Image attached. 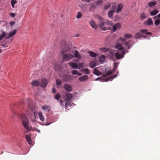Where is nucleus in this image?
Here are the masks:
<instances>
[{
  "instance_id": "nucleus-7",
  "label": "nucleus",
  "mask_w": 160,
  "mask_h": 160,
  "mask_svg": "<svg viewBox=\"0 0 160 160\" xmlns=\"http://www.w3.org/2000/svg\"><path fill=\"white\" fill-rule=\"evenodd\" d=\"M143 24L150 26L153 24V22L152 19L149 18L143 22Z\"/></svg>"
},
{
  "instance_id": "nucleus-31",
  "label": "nucleus",
  "mask_w": 160,
  "mask_h": 160,
  "mask_svg": "<svg viewBox=\"0 0 160 160\" xmlns=\"http://www.w3.org/2000/svg\"><path fill=\"white\" fill-rule=\"evenodd\" d=\"M16 30H15L14 31L12 32H10L9 34L8 38L11 37L13 36L16 33Z\"/></svg>"
},
{
  "instance_id": "nucleus-49",
  "label": "nucleus",
  "mask_w": 160,
  "mask_h": 160,
  "mask_svg": "<svg viewBox=\"0 0 160 160\" xmlns=\"http://www.w3.org/2000/svg\"><path fill=\"white\" fill-rule=\"evenodd\" d=\"M116 77L117 75H114L112 76V77H111L110 78L106 79V80H105V81L107 82L109 80H110L111 79H113V78H115Z\"/></svg>"
},
{
  "instance_id": "nucleus-27",
  "label": "nucleus",
  "mask_w": 160,
  "mask_h": 160,
  "mask_svg": "<svg viewBox=\"0 0 160 160\" xmlns=\"http://www.w3.org/2000/svg\"><path fill=\"white\" fill-rule=\"evenodd\" d=\"M93 73L94 74L97 76H99L101 74V72L96 68L94 69L93 71Z\"/></svg>"
},
{
  "instance_id": "nucleus-1",
  "label": "nucleus",
  "mask_w": 160,
  "mask_h": 160,
  "mask_svg": "<svg viewBox=\"0 0 160 160\" xmlns=\"http://www.w3.org/2000/svg\"><path fill=\"white\" fill-rule=\"evenodd\" d=\"M70 50L69 47L66 46L63 50L62 51L61 53L64 60L67 61L73 58V56L72 54L68 53L70 52Z\"/></svg>"
},
{
  "instance_id": "nucleus-20",
  "label": "nucleus",
  "mask_w": 160,
  "mask_h": 160,
  "mask_svg": "<svg viewBox=\"0 0 160 160\" xmlns=\"http://www.w3.org/2000/svg\"><path fill=\"white\" fill-rule=\"evenodd\" d=\"M130 41H125L124 43H123L122 44L125 45V47L127 48V49H129L131 46V45L130 44Z\"/></svg>"
},
{
  "instance_id": "nucleus-3",
  "label": "nucleus",
  "mask_w": 160,
  "mask_h": 160,
  "mask_svg": "<svg viewBox=\"0 0 160 160\" xmlns=\"http://www.w3.org/2000/svg\"><path fill=\"white\" fill-rule=\"evenodd\" d=\"M128 52V51L126 49H124L121 51V54H120L118 52H117L115 54V56L117 59H119L122 58L126 53Z\"/></svg>"
},
{
  "instance_id": "nucleus-13",
  "label": "nucleus",
  "mask_w": 160,
  "mask_h": 160,
  "mask_svg": "<svg viewBox=\"0 0 160 160\" xmlns=\"http://www.w3.org/2000/svg\"><path fill=\"white\" fill-rule=\"evenodd\" d=\"M64 88L68 92L71 91L72 89L71 86L67 84H65Z\"/></svg>"
},
{
  "instance_id": "nucleus-61",
  "label": "nucleus",
  "mask_w": 160,
  "mask_h": 160,
  "mask_svg": "<svg viewBox=\"0 0 160 160\" xmlns=\"http://www.w3.org/2000/svg\"><path fill=\"white\" fill-rule=\"evenodd\" d=\"M157 17H158V18H160V13L157 16Z\"/></svg>"
},
{
  "instance_id": "nucleus-16",
  "label": "nucleus",
  "mask_w": 160,
  "mask_h": 160,
  "mask_svg": "<svg viewBox=\"0 0 160 160\" xmlns=\"http://www.w3.org/2000/svg\"><path fill=\"white\" fill-rule=\"evenodd\" d=\"M69 64V65L72 68L76 69L78 67V64L76 63L73 62H70Z\"/></svg>"
},
{
  "instance_id": "nucleus-52",
  "label": "nucleus",
  "mask_w": 160,
  "mask_h": 160,
  "mask_svg": "<svg viewBox=\"0 0 160 160\" xmlns=\"http://www.w3.org/2000/svg\"><path fill=\"white\" fill-rule=\"evenodd\" d=\"M70 101H66L65 104V108H67L68 106L70 105Z\"/></svg>"
},
{
  "instance_id": "nucleus-37",
  "label": "nucleus",
  "mask_w": 160,
  "mask_h": 160,
  "mask_svg": "<svg viewBox=\"0 0 160 160\" xmlns=\"http://www.w3.org/2000/svg\"><path fill=\"white\" fill-rule=\"evenodd\" d=\"M96 66V64L95 62H91L90 64V67L91 68H93Z\"/></svg>"
},
{
  "instance_id": "nucleus-30",
  "label": "nucleus",
  "mask_w": 160,
  "mask_h": 160,
  "mask_svg": "<svg viewBox=\"0 0 160 160\" xmlns=\"http://www.w3.org/2000/svg\"><path fill=\"white\" fill-rule=\"evenodd\" d=\"M158 12V10H154L150 12V15L151 16H154L157 14Z\"/></svg>"
},
{
  "instance_id": "nucleus-45",
  "label": "nucleus",
  "mask_w": 160,
  "mask_h": 160,
  "mask_svg": "<svg viewBox=\"0 0 160 160\" xmlns=\"http://www.w3.org/2000/svg\"><path fill=\"white\" fill-rule=\"evenodd\" d=\"M108 4L104 6V9L105 10L109 8L111 6V4L109 3Z\"/></svg>"
},
{
  "instance_id": "nucleus-5",
  "label": "nucleus",
  "mask_w": 160,
  "mask_h": 160,
  "mask_svg": "<svg viewBox=\"0 0 160 160\" xmlns=\"http://www.w3.org/2000/svg\"><path fill=\"white\" fill-rule=\"evenodd\" d=\"M89 23L92 28L94 29L95 30L97 29L98 26L95 22L92 19L90 21Z\"/></svg>"
},
{
  "instance_id": "nucleus-50",
  "label": "nucleus",
  "mask_w": 160,
  "mask_h": 160,
  "mask_svg": "<svg viewBox=\"0 0 160 160\" xmlns=\"http://www.w3.org/2000/svg\"><path fill=\"white\" fill-rule=\"evenodd\" d=\"M155 24L156 25H159L160 23V20L158 19L155 21Z\"/></svg>"
},
{
  "instance_id": "nucleus-28",
  "label": "nucleus",
  "mask_w": 160,
  "mask_h": 160,
  "mask_svg": "<svg viewBox=\"0 0 160 160\" xmlns=\"http://www.w3.org/2000/svg\"><path fill=\"white\" fill-rule=\"evenodd\" d=\"M26 138L27 141L28 142V143L29 144H31V142L32 140L31 139L29 135H27L25 137Z\"/></svg>"
},
{
  "instance_id": "nucleus-19",
  "label": "nucleus",
  "mask_w": 160,
  "mask_h": 160,
  "mask_svg": "<svg viewBox=\"0 0 160 160\" xmlns=\"http://www.w3.org/2000/svg\"><path fill=\"white\" fill-rule=\"evenodd\" d=\"M114 12V10L112 9L110 10L108 13V17L111 19H113V14Z\"/></svg>"
},
{
  "instance_id": "nucleus-6",
  "label": "nucleus",
  "mask_w": 160,
  "mask_h": 160,
  "mask_svg": "<svg viewBox=\"0 0 160 160\" xmlns=\"http://www.w3.org/2000/svg\"><path fill=\"white\" fill-rule=\"evenodd\" d=\"M105 25V24L104 21L99 22L98 26L102 30L105 31L108 30V29L107 28L104 27Z\"/></svg>"
},
{
  "instance_id": "nucleus-62",
  "label": "nucleus",
  "mask_w": 160,
  "mask_h": 160,
  "mask_svg": "<svg viewBox=\"0 0 160 160\" xmlns=\"http://www.w3.org/2000/svg\"><path fill=\"white\" fill-rule=\"evenodd\" d=\"M2 46L4 48L7 47V46H6V45L4 44H2Z\"/></svg>"
},
{
  "instance_id": "nucleus-35",
  "label": "nucleus",
  "mask_w": 160,
  "mask_h": 160,
  "mask_svg": "<svg viewBox=\"0 0 160 160\" xmlns=\"http://www.w3.org/2000/svg\"><path fill=\"white\" fill-rule=\"evenodd\" d=\"M156 2L152 1L148 3V6L150 7L154 6L156 4Z\"/></svg>"
},
{
  "instance_id": "nucleus-17",
  "label": "nucleus",
  "mask_w": 160,
  "mask_h": 160,
  "mask_svg": "<svg viewBox=\"0 0 160 160\" xmlns=\"http://www.w3.org/2000/svg\"><path fill=\"white\" fill-rule=\"evenodd\" d=\"M106 59V57L104 55H102L98 58L99 61L101 63L104 62Z\"/></svg>"
},
{
  "instance_id": "nucleus-24",
  "label": "nucleus",
  "mask_w": 160,
  "mask_h": 160,
  "mask_svg": "<svg viewBox=\"0 0 160 160\" xmlns=\"http://www.w3.org/2000/svg\"><path fill=\"white\" fill-rule=\"evenodd\" d=\"M140 31L141 32L144 33L146 34L152 35V33L151 32H148V30L146 29H141Z\"/></svg>"
},
{
  "instance_id": "nucleus-26",
  "label": "nucleus",
  "mask_w": 160,
  "mask_h": 160,
  "mask_svg": "<svg viewBox=\"0 0 160 160\" xmlns=\"http://www.w3.org/2000/svg\"><path fill=\"white\" fill-rule=\"evenodd\" d=\"M74 52L75 54V57L76 58H77L78 59H80L81 58V56L80 55L78 51L77 50H75Z\"/></svg>"
},
{
  "instance_id": "nucleus-4",
  "label": "nucleus",
  "mask_w": 160,
  "mask_h": 160,
  "mask_svg": "<svg viewBox=\"0 0 160 160\" xmlns=\"http://www.w3.org/2000/svg\"><path fill=\"white\" fill-rule=\"evenodd\" d=\"M121 26V24L119 22H118L115 23L112 28V32H115L117 29H119Z\"/></svg>"
},
{
  "instance_id": "nucleus-46",
  "label": "nucleus",
  "mask_w": 160,
  "mask_h": 160,
  "mask_svg": "<svg viewBox=\"0 0 160 160\" xmlns=\"http://www.w3.org/2000/svg\"><path fill=\"white\" fill-rule=\"evenodd\" d=\"M104 24L105 25H108L109 26V24L110 23V21L107 19L104 20Z\"/></svg>"
},
{
  "instance_id": "nucleus-51",
  "label": "nucleus",
  "mask_w": 160,
  "mask_h": 160,
  "mask_svg": "<svg viewBox=\"0 0 160 160\" xmlns=\"http://www.w3.org/2000/svg\"><path fill=\"white\" fill-rule=\"evenodd\" d=\"M126 40V39L125 38H123L120 37L119 38L118 41V42H119V41H121L123 42V41H125Z\"/></svg>"
},
{
  "instance_id": "nucleus-9",
  "label": "nucleus",
  "mask_w": 160,
  "mask_h": 160,
  "mask_svg": "<svg viewBox=\"0 0 160 160\" xmlns=\"http://www.w3.org/2000/svg\"><path fill=\"white\" fill-rule=\"evenodd\" d=\"M78 7L81 8L83 12H86L87 11L88 8H86L84 4L82 3L79 4H78Z\"/></svg>"
},
{
  "instance_id": "nucleus-54",
  "label": "nucleus",
  "mask_w": 160,
  "mask_h": 160,
  "mask_svg": "<svg viewBox=\"0 0 160 160\" xmlns=\"http://www.w3.org/2000/svg\"><path fill=\"white\" fill-rule=\"evenodd\" d=\"M115 24H114L112 22H111L110 21V23L109 24V26H110L112 27H113V26Z\"/></svg>"
},
{
  "instance_id": "nucleus-41",
  "label": "nucleus",
  "mask_w": 160,
  "mask_h": 160,
  "mask_svg": "<svg viewBox=\"0 0 160 160\" xmlns=\"http://www.w3.org/2000/svg\"><path fill=\"white\" fill-rule=\"evenodd\" d=\"M6 33L4 32L1 34L0 35V40H2L3 38L5 36Z\"/></svg>"
},
{
  "instance_id": "nucleus-34",
  "label": "nucleus",
  "mask_w": 160,
  "mask_h": 160,
  "mask_svg": "<svg viewBox=\"0 0 160 160\" xmlns=\"http://www.w3.org/2000/svg\"><path fill=\"white\" fill-rule=\"evenodd\" d=\"M112 73V71L111 70L108 71V72H107L106 74H104L103 75V77L104 78L107 76L111 75Z\"/></svg>"
},
{
  "instance_id": "nucleus-55",
  "label": "nucleus",
  "mask_w": 160,
  "mask_h": 160,
  "mask_svg": "<svg viewBox=\"0 0 160 160\" xmlns=\"http://www.w3.org/2000/svg\"><path fill=\"white\" fill-rule=\"evenodd\" d=\"M10 16L13 18H14L15 16V14L13 12H11L10 13Z\"/></svg>"
},
{
  "instance_id": "nucleus-57",
  "label": "nucleus",
  "mask_w": 160,
  "mask_h": 160,
  "mask_svg": "<svg viewBox=\"0 0 160 160\" xmlns=\"http://www.w3.org/2000/svg\"><path fill=\"white\" fill-rule=\"evenodd\" d=\"M117 8L116 6L115 5H113L112 6V9H116Z\"/></svg>"
},
{
  "instance_id": "nucleus-10",
  "label": "nucleus",
  "mask_w": 160,
  "mask_h": 160,
  "mask_svg": "<svg viewBox=\"0 0 160 160\" xmlns=\"http://www.w3.org/2000/svg\"><path fill=\"white\" fill-rule=\"evenodd\" d=\"M72 97V96L71 94L68 93L66 94L65 100L66 101H70Z\"/></svg>"
},
{
  "instance_id": "nucleus-56",
  "label": "nucleus",
  "mask_w": 160,
  "mask_h": 160,
  "mask_svg": "<svg viewBox=\"0 0 160 160\" xmlns=\"http://www.w3.org/2000/svg\"><path fill=\"white\" fill-rule=\"evenodd\" d=\"M15 22H14V21H12V22H10V25L12 26L13 25H14L15 24Z\"/></svg>"
},
{
  "instance_id": "nucleus-12",
  "label": "nucleus",
  "mask_w": 160,
  "mask_h": 160,
  "mask_svg": "<svg viewBox=\"0 0 160 160\" xmlns=\"http://www.w3.org/2000/svg\"><path fill=\"white\" fill-rule=\"evenodd\" d=\"M123 8V4L122 3L119 4L118 5V8L116 10L117 13H119L120 12H121L122 9Z\"/></svg>"
},
{
  "instance_id": "nucleus-44",
  "label": "nucleus",
  "mask_w": 160,
  "mask_h": 160,
  "mask_svg": "<svg viewBox=\"0 0 160 160\" xmlns=\"http://www.w3.org/2000/svg\"><path fill=\"white\" fill-rule=\"evenodd\" d=\"M56 84L58 86L60 85L61 84V81L59 79H57L56 80Z\"/></svg>"
},
{
  "instance_id": "nucleus-60",
  "label": "nucleus",
  "mask_w": 160,
  "mask_h": 160,
  "mask_svg": "<svg viewBox=\"0 0 160 160\" xmlns=\"http://www.w3.org/2000/svg\"><path fill=\"white\" fill-rule=\"evenodd\" d=\"M77 75H78L79 76H81L82 75V73H80L78 72V74H77Z\"/></svg>"
},
{
  "instance_id": "nucleus-14",
  "label": "nucleus",
  "mask_w": 160,
  "mask_h": 160,
  "mask_svg": "<svg viewBox=\"0 0 160 160\" xmlns=\"http://www.w3.org/2000/svg\"><path fill=\"white\" fill-rule=\"evenodd\" d=\"M88 53L89 54L90 57H95L98 55V54L96 53L90 51H88Z\"/></svg>"
},
{
  "instance_id": "nucleus-11",
  "label": "nucleus",
  "mask_w": 160,
  "mask_h": 160,
  "mask_svg": "<svg viewBox=\"0 0 160 160\" xmlns=\"http://www.w3.org/2000/svg\"><path fill=\"white\" fill-rule=\"evenodd\" d=\"M115 48L118 50H122V51L123 50L125 49H124L122 45L119 43H118L116 44Z\"/></svg>"
},
{
  "instance_id": "nucleus-33",
  "label": "nucleus",
  "mask_w": 160,
  "mask_h": 160,
  "mask_svg": "<svg viewBox=\"0 0 160 160\" xmlns=\"http://www.w3.org/2000/svg\"><path fill=\"white\" fill-rule=\"evenodd\" d=\"M82 16V13L81 12H78L76 16V18L78 19L81 18Z\"/></svg>"
},
{
  "instance_id": "nucleus-21",
  "label": "nucleus",
  "mask_w": 160,
  "mask_h": 160,
  "mask_svg": "<svg viewBox=\"0 0 160 160\" xmlns=\"http://www.w3.org/2000/svg\"><path fill=\"white\" fill-rule=\"evenodd\" d=\"M88 79V76L87 75H84L79 78V80L81 82L86 81Z\"/></svg>"
},
{
  "instance_id": "nucleus-63",
  "label": "nucleus",
  "mask_w": 160,
  "mask_h": 160,
  "mask_svg": "<svg viewBox=\"0 0 160 160\" xmlns=\"http://www.w3.org/2000/svg\"><path fill=\"white\" fill-rule=\"evenodd\" d=\"M90 0H85V2H90Z\"/></svg>"
},
{
  "instance_id": "nucleus-59",
  "label": "nucleus",
  "mask_w": 160,
  "mask_h": 160,
  "mask_svg": "<svg viewBox=\"0 0 160 160\" xmlns=\"http://www.w3.org/2000/svg\"><path fill=\"white\" fill-rule=\"evenodd\" d=\"M52 92L53 93H55L56 92V90L55 88H53L52 89Z\"/></svg>"
},
{
  "instance_id": "nucleus-53",
  "label": "nucleus",
  "mask_w": 160,
  "mask_h": 160,
  "mask_svg": "<svg viewBox=\"0 0 160 160\" xmlns=\"http://www.w3.org/2000/svg\"><path fill=\"white\" fill-rule=\"evenodd\" d=\"M83 64L82 63H80L78 65L79 66L78 69H80L81 68L83 67Z\"/></svg>"
},
{
  "instance_id": "nucleus-23",
  "label": "nucleus",
  "mask_w": 160,
  "mask_h": 160,
  "mask_svg": "<svg viewBox=\"0 0 160 160\" xmlns=\"http://www.w3.org/2000/svg\"><path fill=\"white\" fill-rule=\"evenodd\" d=\"M42 108L44 111H50L51 109L50 107L48 105L42 106Z\"/></svg>"
},
{
  "instance_id": "nucleus-64",
  "label": "nucleus",
  "mask_w": 160,
  "mask_h": 160,
  "mask_svg": "<svg viewBox=\"0 0 160 160\" xmlns=\"http://www.w3.org/2000/svg\"><path fill=\"white\" fill-rule=\"evenodd\" d=\"M50 124V123H47V124H46L45 125H46V126H48V125H49Z\"/></svg>"
},
{
  "instance_id": "nucleus-39",
  "label": "nucleus",
  "mask_w": 160,
  "mask_h": 160,
  "mask_svg": "<svg viewBox=\"0 0 160 160\" xmlns=\"http://www.w3.org/2000/svg\"><path fill=\"white\" fill-rule=\"evenodd\" d=\"M147 17V15L144 13H142L140 16L141 19H142V21L144 19H145Z\"/></svg>"
},
{
  "instance_id": "nucleus-22",
  "label": "nucleus",
  "mask_w": 160,
  "mask_h": 160,
  "mask_svg": "<svg viewBox=\"0 0 160 160\" xmlns=\"http://www.w3.org/2000/svg\"><path fill=\"white\" fill-rule=\"evenodd\" d=\"M70 77L68 75H64L63 77L62 81L63 82H68L70 79Z\"/></svg>"
},
{
  "instance_id": "nucleus-47",
  "label": "nucleus",
  "mask_w": 160,
  "mask_h": 160,
  "mask_svg": "<svg viewBox=\"0 0 160 160\" xmlns=\"http://www.w3.org/2000/svg\"><path fill=\"white\" fill-rule=\"evenodd\" d=\"M60 95L59 93H57L55 96V98L56 100H59L60 98Z\"/></svg>"
},
{
  "instance_id": "nucleus-43",
  "label": "nucleus",
  "mask_w": 160,
  "mask_h": 160,
  "mask_svg": "<svg viewBox=\"0 0 160 160\" xmlns=\"http://www.w3.org/2000/svg\"><path fill=\"white\" fill-rule=\"evenodd\" d=\"M102 3V1L101 0H99L98 1L96 2V5L97 6H99L101 5Z\"/></svg>"
},
{
  "instance_id": "nucleus-29",
  "label": "nucleus",
  "mask_w": 160,
  "mask_h": 160,
  "mask_svg": "<svg viewBox=\"0 0 160 160\" xmlns=\"http://www.w3.org/2000/svg\"><path fill=\"white\" fill-rule=\"evenodd\" d=\"M97 19L100 21L99 22H101L104 21V18L101 16L99 15H97L96 16Z\"/></svg>"
},
{
  "instance_id": "nucleus-32",
  "label": "nucleus",
  "mask_w": 160,
  "mask_h": 160,
  "mask_svg": "<svg viewBox=\"0 0 160 160\" xmlns=\"http://www.w3.org/2000/svg\"><path fill=\"white\" fill-rule=\"evenodd\" d=\"M109 49L106 48H102L99 49V50L101 52H106L109 51Z\"/></svg>"
},
{
  "instance_id": "nucleus-25",
  "label": "nucleus",
  "mask_w": 160,
  "mask_h": 160,
  "mask_svg": "<svg viewBox=\"0 0 160 160\" xmlns=\"http://www.w3.org/2000/svg\"><path fill=\"white\" fill-rule=\"evenodd\" d=\"M142 34L139 32L136 33L134 37L136 38L140 39L142 37Z\"/></svg>"
},
{
  "instance_id": "nucleus-58",
  "label": "nucleus",
  "mask_w": 160,
  "mask_h": 160,
  "mask_svg": "<svg viewBox=\"0 0 160 160\" xmlns=\"http://www.w3.org/2000/svg\"><path fill=\"white\" fill-rule=\"evenodd\" d=\"M102 78L101 77H99L95 79V80H101Z\"/></svg>"
},
{
  "instance_id": "nucleus-15",
  "label": "nucleus",
  "mask_w": 160,
  "mask_h": 160,
  "mask_svg": "<svg viewBox=\"0 0 160 160\" xmlns=\"http://www.w3.org/2000/svg\"><path fill=\"white\" fill-rule=\"evenodd\" d=\"M31 84L32 86L38 87L39 86L40 82L38 80H34L31 83Z\"/></svg>"
},
{
  "instance_id": "nucleus-48",
  "label": "nucleus",
  "mask_w": 160,
  "mask_h": 160,
  "mask_svg": "<svg viewBox=\"0 0 160 160\" xmlns=\"http://www.w3.org/2000/svg\"><path fill=\"white\" fill-rule=\"evenodd\" d=\"M78 71L76 70H73L72 71V73L73 75H77L78 74Z\"/></svg>"
},
{
  "instance_id": "nucleus-42",
  "label": "nucleus",
  "mask_w": 160,
  "mask_h": 160,
  "mask_svg": "<svg viewBox=\"0 0 160 160\" xmlns=\"http://www.w3.org/2000/svg\"><path fill=\"white\" fill-rule=\"evenodd\" d=\"M17 3V1L16 0H12L11 1V4L12 8H14V5Z\"/></svg>"
},
{
  "instance_id": "nucleus-40",
  "label": "nucleus",
  "mask_w": 160,
  "mask_h": 160,
  "mask_svg": "<svg viewBox=\"0 0 160 160\" xmlns=\"http://www.w3.org/2000/svg\"><path fill=\"white\" fill-rule=\"evenodd\" d=\"M82 71H83L84 73L85 74H89V69L88 68L83 69H82Z\"/></svg>"
},
{
  "instance_id": "nucleus-36",
  "label": "nucleus",
  "mask_w": 160,
  "mask_h": 160,
  "mask_svg": "<svg viewBox=\"0 0 160 160\" xmlns=\"http://www.w3.org/2000/svg\"><path fill=\"white\" fill-rule=\"evenodd\" d=\"M96 8V6L94 4H90V8L89 9V10L90 11H92L93 9H94Z\"/></svg>"
},
{
  "instance_id": "nucleus-18",
  "label": "nucleus",
  "mask_w": 160,
  "mask_h": 160,
  "mask_svg": "<svg viewBox=\"0 0 160 160\" xmlns=\"http://www.w3.org/2000/svg\"><path fill=\"white\" fill-rule=\"evenodd\" d=\"M38 114L40 120L42 122H44L45 120V118L43 116L42 112L41 111H39L38 113Z\"/></svg>"
},
{
  "instance_id": "nucleus-38",
  "label": "nucleus",
  "mask_w": 160,
  "mask_h": 160,
  "mask_svg": "<svg viewBox=\"0 0 160 160\" xmlns=\"http://www.w3.org/2000/svg\"><path fill=\"white\" fill-rule=\"evenodd\" d=\"M124 36L125 38H131L132 37V35L129 34H125Z\"/></svg>"
},
{
  "instance_id": "nucleus-8",
  "label": "nucleus",
  "mask_w": 160,
  "mask_h": 160,
  "mask_svg": "<svg viewBox=\"0 0 160 160\" xmlns=\"http://www.w3.org/2000/svg\"><path fill=\"white\" fill-rule=\"evenodd\" d=\"M48 84V82L47 80L45 78L42 79L41 83V87L44 88Z\"/></svg>"
},
{
  "instance_id": "nucleus-2",
  "label": "nucleus",
  "mask_w": 160,
  "mask_h": 160,
  "mask_svg": "<svg viewBox=\"0 0 160 160\" xmlns=\"http://www.w3.org/2000/svg\"><path fill=\"white\" fill-rule=\"evenodd\" d=\"M22 122L24 128L28 130H30L28 126L29 120L26 116L24 114L21 116Z\"/></svg>"
}]
</instances>
